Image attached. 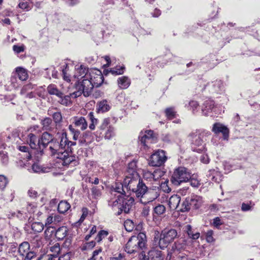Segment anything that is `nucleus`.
<instances>
[{"label":"nucleus","mask_w":260,"mask_h":260,"mask_svg":"<svg viewBox=\"0 0 260 260\" xmlns=\"http://www.w3.org/2000/svg\"><path fill=\"white\" fill-rule=\"evenodd\" d=\"M146 235L140 233L137 236H133L129 238L125 245V251L130 254L139 252L146 247Z\"/></svg>","instance_id":"1"},{"label":"nucleus","mask_w":260,"mask_h":260,"mask_svg":"<svg viewBox=\"0 0 260 260\" xmlns=\"http://www.w3.org/2000/svg\"><path fill=\"white\" fill-rule=\"evenodd\" d=\"M127 192H132L138 198H142L147 190V186L140 176L135 179H124Z\"/></svg>","instance_id":"2"},{"label":"nucleus","mask_w":260,"mask_h":260,"mask_svg":"<svg viewBox=\"0 0 260 260\" xmlns=\"http://www.w3.org/2000/svg\"><path fill=\"white\" fill-rule=\"evenodd\" d=\"M134 202V199L132 197L126 196H119L117 199L114 201H110L109 205L112 207L113 210L117 212V215L120 214L123 211L125 213H128L132 208Z\"/></svg>","instance_id":"3"},{"label":"nucleus","mask_w":260,"mask_h":260,"mask_svg":"<svg viewBox=\"0 0 260 260\" xmlns=\"http://www.w3.org/2000/svg\"><path fill=\"white\" fill-rule=\"evenodd\" d=\"M85 75L83 76L81 81L75 84V91L70 94L74 98L80 96L82 94L84 96H88L92 92L93 88L91 84L92 81L89 78H85Z\"/></svg>","instance_id":"4"},{"label":"nucleus","mask_w":260,"mask_h":260,"mask_svg":"<svg viewBox=\"0 0 260 260\" xmlns=\"http://www.w3.org/2000/svg\"><path fill=\"white\" fill-rule=\"evenodd\" d=\"M49 147V150L51 153V155L54 157L61 159L62 160V165L67 166L73 163L75 157L71 154V151H68L66 147Z\"/></svg>","instance_id":"5"},{"label":"nucleus","mask_w":260,"mask_h":260,"mask_svg":"<svg viewBox=\"0 0 260 260\" xmlns=\"http://www.w3.org/2000/svg\"><path fill=\"white\" fill-rule=\"evenodd\" d=\"M210 134V132L205 130L196 129L189 134L188 138L192 145L197 146H205Z\"/></svg>","instance_id":"6"},{"label":"nucleus","mask_w":260,"mask_h":260,"mask_svg":"<svg viewBox=\"0 0 260 260\" xmlns=\"http://www.w3.org/2000/svg\"><path fill=\"white\" fill-rule=\"evenodd\" d=\"M177 236L178 233L175 229H165L163 230L159 237L158 245L160 248L164 249L166 248Z\"/></svg>","instance_id":"7"},{"label":"nucleus","mask_w":260,"mask_h":260,"mask_svg":"<svg viewBox=\"0 0 260 260\" xmlns=\"http://www.w3.org/2000/svg\"><path fill=\"white\" fill-rule=\"evenodd\" d=\"M191 173L184 167H180L176 169L172 176L171 181L175 185H179L182 182L189 180Z\"/></svg>","instance_id":"8"},{"label":"nucleus","mask_w":260,"mask_h":260,"mask_svg":"<svg viewBox=\"0 0 260 260\" xmlns=\"http://www.w3.org/2000/svg\"><path fill=\"white\" fill-rule=\"evenodd\" d=\"M21 152L20 155L23 159L29 160L31 158L39 160L43 154L41 147H18Z\"/></svg>","instance_id":"9"},{"label":"nucleus","mask_w":260,"mask_h":260,"mask_svg":"<svg viewBox=\"0 0 260 260\" xmlns=\"http://www.w3.org/2000/svg\"><path fill=\"white\" fill-rule=\"evenodd\" d=\"M18 252L17 260H31L35 256V253L30 251V245L27 242H23L19 245Z\"/></svg>","instance_id":"10"},{"label":"nucleus","mask_w":260,"mask_h":260,"mask_svg":"<svg viewBox=\"0 0 260 260\" xmlns=\"http://www.w3.org/2000/svg\"><path fill=\"white\" fill-rule=\"evenodd\" d=\"M158 135L152 130H146L144 132L141 131L139 136L141 144L143 146H147L148 144L155 143L157 141Z\"/></svg>","instance_id":"11"},{"label":"nucleus","mask_w":260,"mask_h":260,"mask_svg":"<svg viewBox=\"0 0 260 260\" xmlns=\"http://www.w3.org/2000/svg\"><path fill=\"white\" fill-rule=\"evenodd\" d=\"M167 159V157L165 151L162 150H158L151 155L149 164L153 167H159L164 164Z\"/></svg>","instance_id":"12"},{"label":"nucleus","mask_w":260,"mask_h":260,"mask_svg":"<svg viewBox=\"0 0 260 260\" xmlns=\"http://www.w3.org/2000/svg\"><path fill=\"white\" fill-rule=\"evenodd\" d=\"M85 78H89L92 81L93 87H98L104 81V77L102 72L98 70H90L89 74H86Z\"/></svg>","instance_id":"13"},{"label":"nucleus","mask_w":260,"mask_h":260,"mask_svg":"<svg viewBox=\"0 0 260 260\" xmlns=\"http://www.w3.org/2000/svg\"><path fill=\"white\" fill-rule=\"evenodd\" d=\"M138 167L137 166V161L133 160L128 164L126 176L124 179H135L139 177L140 175L137 172Z\"/></svg>","instance_id":"14"},{"label":"nucleus","mask_w":260,"mask_h":260,"mask_svg":"<svg viewBox=\"0 0 260 260\" xmlns=\"http://www.w3.org/2000/svg\"><path fill=\"white\" fill-rule=\"evenodd\" d=\"M212 131L215 134L221 133L223 135L224 140H227L228 138L229 137V129L221 123H214L213 125Z\"/></svg>","instance_id":"15"},{"label":"nucleus","mask_w":260,"mask_h":260,"mask_svg":"<svg viewBox=\"0 0 260 260\" xmlns=\"http://www.w3.org/2000/svg\"><path fill=\"white\" fill-rule=\"evenodd\" d=\"M51 143H53V145H55L56 141L54 140L53 136L47 132H44L42 135L41 140H38L39 145L41 144L44 146Z\"/></svg>","instance_id":"16"},{"label":"nucleus","mask_w":260,"mask_h":260,"mask_svg":"<svg viewBox=\"0 0 260 260\" xmlns=\"http://www.w3.org/2000/svg\"><path fill=\"white\" fill-rule=\"evenodd\" d=\"M159 196V193L157 191L151 188H148L147 187V190L146 193L144 194L143 197L142 198H146V201H145L144 203H149L155 200Z\"/></svg>","instance_id":"17"},{"label":"nucleus","mask_w":260,"mask_h":260,"mask_svg":"<svg viewBox=\"0 0 260 260\" xmlns=\"http://www.w3.org/2000/svg\"><path fill=\"white\" fill-rule=\"evenodd\" d=\"M188 198L191 209H197L200 207L203 203L201 197L197 195H192Z\"/></svg>","instance_id":"18"},{"label":"nucleus","mask_w":260,"mask_h":260,"mask_svg":"<svg viewBox=\"0 0 260 260\" xmlns=\"http://www.w3.org/2000/svg\"><path fill=\"white\" fill-rule=\"evenodd\" d=\"M40 123L42 126L43 130L51 131L54 128L52 120L49 117H46L42 119Z\"/></svg>","instance_id":"19"},{"label":"nucleus","mask_w":260,"mask_h":260,"mask_svg":"<svg viewBox=\"0 0 260 260\" xmlns=\"http://www.w3.org/2000/svg\"><path fill=\"white\" fill-rule=\"evenodd\" d=\"M75 125L80 128L82 131L86 129L87 127V122L83 117H74Z\"/></svg>","instance_id":"20"},{"label":"nucleus","mask_w":260,"mask_h":260,"mask_svg":"<svg viewBox=\"0 0 260 260\" xmlns=\"http://www.w3.org/2000/svg\"><path fill=\"white\" fill-rule=\"evenodd\" d=\"M97 112L98 113H104L108 111L110 109V106L106 100H102L97 104Z\"/></svg>","instance_id":"21"},{"label":"nucleus","mask_w":260,"mask_h":260,"mask_svg":"<svg viewBox=\"0 0 260 260\" xmlns=\"http://www.w3.org/2000/svg\"><path fill=\"white\" fill-rule=\"evenodd\" d=\"M20 81L26 80L28 77L27 71L23 68L18 67L16 69V73L14 74Z\"/></svg>","instance_id":"22"},{"label":"nucleus","mask_w":260,"mask_h":260,"mask_svg":"<svg viewBox=\"0 0 260 260\" xmlns=\"http://www.w3.org/2000/svg\"><path fill=\"white\" fill-rule=\"evenodd\" d=\"M68 229L67 226H62L57 229L55 232V237L59 240L63 239L67 235Z\"/></svg>","instance_id":"23"},{"label":"nucleus","mask_w":260,"mask_h":260,"mask_svg":"<svg viewBox=\"0 0 260 260\" xmlns=\"http://www.w3.org/2000/svg\"><path fill=\"white\" fill-rule=\"evenodd\" d=\"M180 202V197L177 194H175L170 197L169 200V205L171 209H176L178 207Z\"/></svg>","instance_id":"24"},{"label":"nucleus","mask_w":260,"mask_h":260,"mask_svg":"<svg viewBox=\"0 0 260 260\" xmlns=\"http://www.w3.org/2000/svg\"><path fill=\"white\" fill-rule=\"evenodd\" d=\"M214 106V102L211 100H208L204 102L202 112L203 114L207 115L209 112L211 111Z\"/></svg>","instance_id":"25"},{"label":"nucleus","mask_w":260,"mask_h":260,"mask_svg":"<svg viewBox=\"0 0 260 260\" xmlns=\"http://www.w3.org/2000/svg\"><path fill=\"white\" fill-rule=\"evenodd\" d=\"M113 188L115 192L121 193V196H122L126 193L125 190L127 191V187L124 184V180H123V183L119 182L115 183Z\"/></svg>","instance_id":"26"},{"label":"nucleus","mask_w":260,"mask_h":260,"mask_svg":"<svg viewBox=\"0 0 260 260\" xmlns=\"http://www.w3.org/2000/svg\"><path fill=\"white\" fill-rule=\"evenodd\" d=\"M149 255L151 260H164V256L161 251L152 249L149 252Z\"/></svg>","instance_id":"27"},{"label":"nucleus","mask_w":260,"mask_h":260,"mask_svg":"<svg viewBox=\"0 0 260 260\" xmlns=\"http://www.w3.org/2000/svg\"><path fill=\"white\" fill-rule=\"evenodd\" d=\"M117 82L119 87L121 89H126L131 84L130 80L125 76L119 78Z\"/></svg>","instance_id":"28"},{"label":"nucleus","mask_w":260,"mask_h":260,"mask_svg":"<svg viewBox=\"0 0 260 260\" xmlns=\"http://www.w3.org/2000/svg\"><path fill=\"white\" fill-rule=\"evenodd\" d=\"M48 114L52 116L54 122L56 124L61 122L62 118V115L60 112L57 111L53 112L51 109H49L48 111Z\"/></svg>","instance_id":"29"},{"label":"nucleus","mask_w":260,"mask_h":260,"mask_svg":"<svg viewBox=\"0 0 260 260\" xmlns=\"http://www.w3.org/2000/svg\"><path fill=\"white\" fill-rule=\"evenodd\" d=\"M48 92L51 95H55L57 96H62V92L59 91L54 84H50L47 88Z\"/></svg>","instance_id":"30"},{"label":"nucleus","mask_w":260,"mask_h":260,"mask_svg":"<svg viewBox=\"0 0 260 260\" xmlns=\"http://www.w3.org/2000/svg\"><path fill=\"white\" fill-rule=\"evenodd\" d=\"M75 145H76V143L69 140L66 133H62L60 142V146H72Z\"/></svg>","instance_id":"31"},{"label":"nucleus","mask_w":260,"mask_h":260,"mask_svg":"<svg viewBox=\"0 0 260 260\" xmlns=\"http://www.w3.org/2000/svg\"><path fill=\"white\" fill-rule=\"evenodd\" d=\"M71 206L69 203L67 201H62L59 202L58 205V211L60 213H64L70 208Z\"/></svg>","instance_id":"32"},{"label":"nucleus","mask_w":260,"mask_h":260,"mask_svg":"<svg viewBox=\"0 0 260 260\" xmlns=\"http://www.w3.org/2000/svg\"><path fill=\"white\" fill-rule=\"evenodd\" d=\"M88 69H86L83 66L81 65L80 68H79L77 70V73L75 75V77L78 79H83V76L85 75L86 74H89Z\"/></svg>","instance_id":"33"},{"label":"nucleus","mask_w":260,"mask_h":260,"mask_svg":"<svg viewBox=\"0 0 260 260\" xmlns=\"http://www.w3.org/2000/svg\"><path fill=\"white\" fill-rule=\"evenodd\" d=\"M185 231L188 236L193 240L198 239L200 236V234L199 232H197L194 234L193 233L192 231V227L189 224H188L185 226Z\"/></svg>","instance_id":"34"},{"label":"nucleus","mask_w":260,"mask_h":260,"mask_svg":"<svg viewBox=\"0 0 260 260\" xmlns=\"http://www.w3.org/2000/svg\"><path fill=\"white\" fill-rule=\"evenodd\" d=\"M87 117L89 118L90 123L89 125V128L91 130H94L95 127V125L98 123V119L95 118L94 116L93 113L92 112H90L87 116Z\"/></svg>","instance_id":"35"},{"label":"nucleus","mask_w":260,"mask_h":260,"mask_svg":"<svg viewBox=\"0 0 260 260\" xmlns=\"http://www.w3.org/2000/svg\"><path fill=\"white\" fill-rule=\"evenodd\" d=\"M166 116L169 120H172L176 117V112L174 107L167 108L165 110Z\"/></svg>","instance_id":"36"},{"label":"nucleus","mask_w":260,"mask_h":260,"mask_svg":"<svg viewBox=\"0 0 260 260\" xmlns=\"http://www.w3.org/2000/svg\"><path fill=\"white\" fill-rule=\"evenodd\" d=\"M31 228L34 232L40 233L43 230L44 225L41 222H34L31 224Z\"/></svg>","instance_id":"37"},{"label":"nucleus","mask_w":260,"mask_h":260,"mask_svg":"<svg viewBox=\"0 0 260 260\" xmlns=\"http://www.w3.org/2000/svg\"><path fill=\"white\" fill-rule=\"evenodd\" d=\"M175 248L178 250L184 249L186 247V241L184 239H180L175 242Z\"/></svg>","instance_id":"38"},{"label":"nucleus","mask_w":260,"mask_h":260,"mask_svg":"<svg viewBox=\"0 0 260 260\" xmlns=\"http://www.w3.org/2000/svg\"><path fill=\"white\" fill-rule=\"evenodd\" d=\"M50 250L53 253V254L51 255L54 256V257L56 258L60 251L59 244L58 243H55L54 245L50 247Z\"/></svg>","instance_id":"39"},{"label":"nucleus","mask_w":260,"mask_h":260,"mask_svg":"<svg viewBox=\"0 0 260 260\" xmlns=\"http://www.w3.org/2000/svg\"><path fill=\"white\" fill-rule=\"evenodd\" d=\"M154 213L159 216L163 214L166 211V207L163 205L159 204L154 208Z\"/></svg>","instance_id":"40"},{"label":"nucleus","mask_w":260,"mask_h":260,"mask_svg":"<svg viewBox=\"0 0 260 260\" xmlns=\"http://www.w3.org/2000/svg\"><path fill=\"white\" fill-rule=\"evenodd\" d=\"M124 226L127 232H132L135 228L134 223L130 219H127L124 221Z\"/></svg>","instance_id":"41"},{"label":"nucleus","mask_w":260,"mask_h":260,"mask_svg":"<svg viewBox=\"0 0 260 260\" xmlns=\"http://www.w3.org/2000/svg\"><path fill=\"white\" fill-rule=\"evenodd\" d=\"M60 100L58 102L63 105L67 106L71 103L70 96L69 95H63V93L62 92V96H58Z\"/></svg>","instance_id":"42"},{"label":"nucleus","mask_w":260,"mask_h":260,"mask_svg":"<svg viewBox=\"0 0 260 260\" xmlns=\"http://www.w3.org/2000/svg\"><path fill=\"white\" fill-rule=\"evenodd\" d=\"M182 207L180 209V210L182 212L188 211L191 209L188 197L186 198L185 200L182 203Z\"/></svg>","instance_id":"43"},{"label":"nucleus","mask_w":260,"mask_h":260,"mask_svg":"<svg viewBox=\"0 0 260 260\" xmlns=\"http://www.w3.org/2000/svg\"><path fill=\"white\" fill-rule=\"evenodd\" d=\"M28 140H27V143L31 146L32 145H36V142L37 141V138L35 134L30 133L28 136Z\"/></svg>","instance_id":"44"},{"label":"nucleus","mask_w":260,"mask_h":260,"mask_svg":"<svg viewBox=\"0 0 260 260\" xmlns=\"http://www.w3.org/2000/svg\"><path fill=\"white\" fill-rule=\"evenodd\" d=\"M11 85L14 88H17L19 86V82L17 79V76L14 74L12 75L10 79Z\"/></svg>","instance_id":"45"},{"label":"nucleus","mask_w":260,"mask_h":260,"mask_svg":"<svg viewBox=\"0 0 260 260\" xmlns=\"http://www.w3.org/2000/svg\"><path fill=\"white\" fill-rule=\"evenodd\" d=\"M8 183L7 178L4 175H0V189H4Z\"/></svg>","instance_id":"46"},{"label":"nucleus","mask_w":260,"mask_h":260,"mask_svg":"<svg viewBox=\"0 0 260 260\" xmlns=\"http://www.w3.org/2000/svg\"><path fill=\"white\" fill-rule=\"evenodd\" d=\"M41 237L38 235H36L33 239L31 240V242L35 245V246L40 247L42 245Z\"/></svg>","instance_id":"47"},{"label":"nucleus","mask_w":260,"mask_h":260,"mask_svg":"<svg viewBox=\"0 0 260 260\" xmlns=\"http://www.w3.org/2000/svg\"><path fill=\"white\" fill-rule=\"evenodd\" d=\"M0 156L2 162L5 165L7 164L8 162L7 152L3 150H0Z\"/></svg>","instance_id":"48"},{"label":"nucleus","mask_w":260,"mask_h":260,"mask_svg":"<svg viewBox=\"0 0 260 260\" xmlns=\"http://www.w3.org/2000/svg\"><path fill=\"white\" fill-rule=\"evenodd\" d=\"M124 67H116L115 69L111 70L110 72L112 75H121L124 72Z\"/></svg>","instance_id":"49"},{"label":"nucleus","mask_w":260,"mask_h":260,"mask_svg":"<svg viewBox=\"0 0 260 260\" xmlns=\"http://www.w3.org/2000/svg\"><path fill=\"white\" fill-rule=\"evenodd\" d=\"M38 209L35 204H28L26 207V210L29 214H34Z\"/></svg>","instance_id":"50"},{"label":"nucleus","mask_w":260,"mask_h":260,"mask_svg":"<svg viewBox=\"0 0 260 260\" xmlns=\"http://www.w3.org/2000/svg\"><path fill=\"white\" fill-rule=\"evenodd\" d=\"M153 180L156 181L164 175V173L160 169H157L153 172Z\"/></svg>","instance_id":"51"},{"label":"nucleus","mask_w":260,"mask_h":260,"mask_svg":"<svg viewBox=\"0 0 260 260\" xmlns=\"http://www.w3.org/2000/svg\"><path fill=\"white\" fill-rule=\"evenodd\" d=\"M33 88V85L31 83L27 84L24 85L21 90L20 93L24 95L27 93V91Z\"/></svg>","instance_id":"52"},{"label":"nucleus","mask_w":260,"mask_h":260,"mask_svg":"<svg viewBox=\"0 0 260 260\" xmlns=\"http://www.w3.org/2000/svg\"><path fill=\"white\" fill-rule=\"evenodd\" d=\"M114 128L111 126H109L105 133V138L108 139H110L114 135Z\"/></svg>","instance_id":"53"},{"label":"nucleus","mask_w":260,"mask_h":260,"mask_svg":"<svg viewBox=\"0 0 260 260\" xmlns=\"http://www.w3.org/2000/svg\"><path fill=\"white\" fill-rule=\"evenodd\" d=\"M216 174H217V172L214 170H211L209 171L207 175V176L209 179H211L212 181L216 182L217 179L216 178L215 175Z\"/></svg>","instance_id":"54"},{"label":"nucleus","mask_w":260,"mask_h":260,"mask_svg":"<svg viewBox=\"0 0 260 260\" xmlns=\"http://www.w3.org/2000/svg\"><path fill=\"white\" fill-rule=\"evenodd\" d=\"M143 177L145 179L151 181L153 180V174L148 171H145L143 174Z\"/></svg>","instance_id":"55"},{"label":"nucleus","mask_w":260,"mask_h":260,"mask_svg":"<svg viewBox=\"0 0 260 260\" xmlns=\"http://www.w3.org/2000/svg\"><path fill=\"white\" fill-rule=\"evenodd\" d=\"M110 123V120L108 118H105L103 120L102 124L100 126L101 130H105L106 128L109 127V124Z\"/></svg>","instance_id":"56"},{"label":"nucleus","mask_w":260,"mask_h":260,"mask_svg":"<svg viewBox=\"0 0 260 260\" xmlns=\"http://www.w3.org/2000/svg\"><path fill=\"white\" fill-rule=\"evenodd\" d=\"M28 131L31 132V133L34 132L35 134H39L41 132V130L38 125L31 126L28 129Z\"/></svg>","instance_id":"57"},{"label":"nucleus","mask_w":260,"mask_h":260,"mask_svg":"<svg viewBox=\"0 0 260 260\" xmlns=\"http://www.w3.org/2000/svg\"><path fill=\"white\" fill-rule=\"evenodd\" d=\"M56 217H57V216H53L52 215L49 216L46 220L45 225L47 226V225H49L53 222L55 223Z\"/></svg>","instance_id":"58"},{"label":"nucleus","mask_w":260,"mask_h":260,"mask_svg":"<svg viewBox=\"0 0 260 260\" xmlns=\"http://www.w3.org/2000/svg\"><path fill=\"white\" fill-rule=\"evenodd\" d=\"M32 170L35 173L43 172V170L42 167L38 164L35 163L32 166Z\"/></svg>","instance_id":"59"},{"label":"nucleus","mask_w":260,"mask_h":260,"mask_svg":"<svg viewBox=\"0 0 260 260\" xmlns=\"http://www.w3.org/2000/svg\"><path fill=\"white\" fill-rule=\"evenodd\" d=\"M213 232L212 230L208 231L206 233V240L208 242H212L214 241L213 237Z\"/></svg>","instance_id":"60"},{"label":"nucleus","mask_w":260,"mask_h":260,"mask_svg":"<svg viewBox=\"0 0 260 260\" xmlns=\"http://www.w3.org/2000/svg\"><path fill=\"white\" fill-rule=\"evenodd\" d=\"M43 213L38 209L36 211V213L32 214V218L37 220H40L42 217Z\"/></svg>","instance_id":"61"},{"label":"nucleus","mask_w":260,"mask_h":260,"mask_svg":"<svg viewBox=\"0 0 260 260\" xmlns=\"http://www.w3.org/2000/svg\"><path fill=\"white\" fill-rule=\"evenodd\" d=\"M72 242V238L71 237H67L63 244V246L65 248H69L71 245Z\"/></svg>","instance_id":"62"},{"label":"nucleus","mask_w":260,"mask_h":260,"mask_svg":"<svg viewBox=\"0 0 260 260\" xmlns=\"http://www.w3.org/2000/svg\"><path fill=\"white\" fill-rule=\"evenodd\" d=\"M56 258L54 257V256L47 254L43 256L42 257H40L38 260H55Z\"/></svg>","instance_id":"63"},{"label":"nucleus","mask_w":260,"mask_h":260,"mask_svg":"<svg viewBox=\"0 0 260 260\" xmlns=\"http://www.w3.org/2000/svg\"><path fill=\"white\" fill-rule=\"evenodd\" d=\"M71 254L70 252H67L66 253L60 256L58 260H70Z\"/></svg>","instance_id":"64"}]
</instances>
